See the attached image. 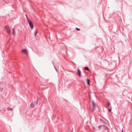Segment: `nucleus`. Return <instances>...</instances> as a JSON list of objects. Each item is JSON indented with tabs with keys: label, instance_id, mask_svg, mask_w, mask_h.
Masks as SVG:
<instances>
[{
	"label": "nucleus",
	"instance_id": "f257e3e1",
	"mask_svg": "<svg viewBox=\"0 0 132 132\" xmlns=\"http://www.w3.org/2000/svg\"><path fill=\"white\" fill-rule=\"evenodd\" d=\"M28 20L31 29H32L34 28V25L32 22L28 19Z\"/></svg>",
	"mask_w": 132,
	"mask_h": 132
},
{
	"label": "nucleus",
	"instance_id": "f03ea898",
	"mask_svg": "<svg viewBox=\"0 0 132 132\" xmlns=\"http://www.w3.org/2000/svg\"><path fill=\"white\" fill-rule=\"evenodd\" d=\"M102 126H104L102 127V129H103L104 130H105L106 129H107L108 130V129H109V128L105 125H102Z\"/></svg>",
	"mask_w": 132,
	"mask_h": 132
},
{
	"label": "nucleus",
	"instance_id": "7ed1b4c3",
	"mask_svg": "<svg viewBox=\"0 0 132 132\" xmlns=\"http://www.w3.org/2000/svg\"><path fill=\"white\" fill-rule=\"evenodd\" d=\"M77 71H78L77 74H78V75L79 76V77H80L81 76V71H80V70H79V69L78 68Z\"/></svg>",
	"mask_w": 132,
	"mask_h": 132
},
{
	"label": "nucleus",
	"instance_id": "20e7f679",
	"mask_svg": "<svg viewBox=\"0 0 132 132\" xmlns=\"http://www.w3.org/2000/svg\"><path fill=\"white\" fill-rule=\"evenodd\" d=\"M21 52L22 53H24L25 54H26L28 52L27 50L26 49H23L22 50Z\"/></svg>",
	"mask_w": 132,
	"mask_h": 132
},
{
	"label": "nucleus",
	"instance_id": "39448f33",
	"mask_svg": "<svg viewBox=\"0 0 132 132\" xmlns=\"http://www.w3.org/2000/svg\"><path fill=\"white\" fill-rule=\"evenodd\" d=\"M0 86H1L0 87V91L1 92L3 90L4 87H3V85L2 84L0 85Z\"/></svg>",
	"mask_w": 132,
	"mask_h": 132
},
{
	"label": "nucleus",
	"instance_id": "423d86ee",
	"mask_svg": "<svg viewBox=\"0 0 132 132\" xmlns=\"http://www.w3.org/2000/svg\"><path fill=\"white\" fill-rule=\"evenodd\" d=\"M37 104L38 105H39L40 104V99L38 98H37Z\"/></svg>",
	"mask_w": 132,
	"mask_h": 132
},
{
	"label": "nucleus",
	"instance_id": "0eeeda50",
	"mask_svg": "<svg viewBox=\"0 0 132 132\" xmlns=\"http://www.w3.org/2000/svg\"><path fill=\"white\" fill-rule=\"evenodd\" d=\"M100 121L104 124H106V122L104 120H102L101 118H100Z\"/></svg>",
	"mask_w": 132,
	"mask_h": 132
},
{
	"label": "nucleus",
	"instance_id": "6e6552de",
	"mask_svg": "<svg viewBox=\"0 0 132 132\" xmlns=\"http://www.w3.org/2000/svg\"><path fill=\"white\" fill-rule=\"evenodd\" d=\"M92 104H93V107H95L96 104H95V102H94V101H93L92 100Z\"/></svg>",
	"mask_w": 132,
	"mask_h": 132
},
{
	"label": "nucleus",
	"instance_id": "1a4fd4ad",
	"mask_svg": "<svg viewBox=\"0 0 132 132\" xmlns=\"http://www.w3.org/2000/svg\"><path fill=\"white\" fill-rule=\"evenodd\" d=\"M86 81L87 83L88 84H89L90 82V80L88 79H86Z\"/></svg>",
	"mask_w": 132,
	"mask_h": 132
},
{
	"label": "nucleus",
	"instance_id": "9d476101",
	"mask_svg": "<svg viewBox=\"0 0 132 132\" xmlns=\"http://www.w3.org/2000/svg\"><path fill=\"white\" fill-rule=\"evenodd\" d=\"M6 30L7 31V32L9 34L10 33L11 31L10 28H8Z\"/></svg>",
	"mask_w": 132,
	"mask_h": 132
},
{
	"label": "nucleus",
	"instance_id": "9b49d317",
	"mask_svg": "<svg viewBox=\"0 0 132 132\" xmlns=\"http://www.w3.org/2000/svg\"><path fill=\"white\" fill-rule=\"evenodd\" d=\"M14 29H15V28L14 27L13 29V35H15V30H14Z\"/></svg>",
	"mask_w": 132,
	"mask_h": 132
},
{
	"label": "nucleus",
	"instance_id": "f8f14e48",
	"mask_svg": "<svg viewBox=\"0 0 132 132\" xmlns=\"http://www.w3.org/2000/svg\"><path fill=\"white\" fill-rule=\"evenodd\" d=\"M13 110V109L12 108H11L9 107H8L7 108V110L8 111H12Z\"/></svg>",
	"mask_w": 132,
	"mask_h": 132
},
{
	"label": "nucleus",
	"instance_id": "ddd939ff",
	"mask_svg": "<svg viewBox=\"0 0 132 132\" xmlns=\"http://www.w3.org/2000/svg\"><path fill=\"white\" fill-rule=\"evenodd\" d=\"M85 70H87L88 71H89V69L88 68V67H86L85 68Z\"/></svg>",
	"mask_w": 132,
	"mask_h": 132
},
{
	"label": "nucleus",
	"instance_id": "4468645a",
	"mask_svg": "<svg viewBox=\"0 0 132 132\" xmlns=\"http://www.w3.org/2000/svg\"><path fill=\"white\" fill-rule=\"evenodd\" d=\"M34 105L33 104L31 103L30 105V107H31V108H34Z\"/></svg>",
	"mask_w": 132,
	"mask_h": 132
},
{
	"label": "nucleus",
	"instance_id": "2eb2a0df",
	"mask_svg": "<svg viewBox=\"0 0 132 132\" xmlns=\"http://www.w3.org/2000/svg\"><path fill=\"white\" fill-rule=\"evenodd\" d=\"M37 30H36L35 32V37H36L37 34Z\"/></svg>",
	"mask_w": 132,
	"mask_h": 132
},
{
	"label": "nucleus",
	"instance_id": "dca6fc26",
	"mask_svg": "<svg viewBox=\"0 0 132 132\" xmlns=\"http://www.w3.org/2000/svg\"><path fill=\"white\" fill-rule=\"evenodd\" d=\"M96 109L95 107H93V108L92 109V111H93Z\"/></svg>",
	"mask_w": 132,
	"mask_h": 132
},
{
	"label": "nucleus",
	"instance_id": "f3484780",
	"mask_svg": "<svg viewBox=\"0 0 132 132\" xmlns=\"http://www.w3.org/2000/svg\"><path fill=\"white\" fill-rule=\"evenodd\" d=\"M54 67L56 71L57 72H58V70L55 67L54 65Z\"/></svg>",
	"mask_w": 132,
	"mask_h": 132
},
{
	"label": "nucleus",
	"instance_id": "a211bd4d",
	"mask_svg": "<svg viewBox=\"0 0 132 132\" xmlns=\"http://www.w3.org/2000/svg\"><path fill=\"white\" fill-rule=\"evenodd\" d=\"M103 126H102V125H100L98 126V127L99 129H102V127Z\"/></svg>",
	"mask_w": 132,
	"mask_h": 132
},
{
	"label": "nucleus",
	"instance_id": "6ab92c4d",
	"mask_svg": "<svg viewBox=\"0 0 132 132\" xmlns=\"http://www.w3.org/2000/svg\"><path fill=\"white\" fill-rule=\"evenodd\" d=\"M110 105V103L109 102H108V104H107V106L108 107H109Z\"/></svg>",
	"mask_w": 132,
	"mask_h": 132
},
{
	"label": "nucleus",
	"instance_id": "aec40b11",
	"mask_svg": "<svg viewBox=\"0 0 132 132\" xmlns=\"http://www.w3.org/2000/svg\"><path fill=\"white\" fill-rule=\"evenodd\" d=\"M8 28H9L8 27V26H7L6 25L5 26V29H6V30H7V29Z\"/></svg>",
	"mask_w": 132,
	"mask_h": 132
},
{
	"label": "nucleus",
	"instance_id": "412c9836",
	"mask_svg": "<svg viewBox=\"0 0 132 132\" xmlns=\"http://www.w3.org/2000/svg\"><path fill=\"white\" fill-rule=\"evenodd\" d=\"M92 129L94 131H96L95 128V127H92Z\"/></svg>",
	"mask_w": 132,
	"mask_h": 132
},
{
	"label": "nucleus",
	"instance_id": "4be33fe9",
	"mask_svg": "<svg viewBox=\"0 0 132 132\" xmlns=\"http://www.w3.org/2000/svg\"><path fill=\"white\" fill-rule=\"evenodd\" d=\"M76 29L78 31H79L80 30V28H76Z\"/></svg>",
	"mask_w": 132,
	"mask_h": 132
},
{
	"label": "nucleus",
	"instance_id": "5701e85b",
	"mask_svg": "<svg viewBox=\"0 0 132 132\" xmlns=\"http://www.w3.org/2000/svg\"><path fill=\"white\" fill-rule=\"evenodd\" d=\"M108 110H109V112H111V111L112 109H108Z\"/></svg>",
	"mask_w": 132,
	"mask_h": 132
},
{
	"label": "nucleus",
	"instance_id": "b1692460",
	"mask_svg": "<svg viewBox=\"0 0 132 132\" xmlns=\"http://www.w3.org/2000/svg\"><path fill=\"white\" fill-rule=\"evenodd\" d=\"M52 62H53V65H54V61H53Z\"/></svg>",
	"mask_w": 132,
	"mask_h": 132
},
{
	"label": "nucleus",
	"instance_id": "393cba45",
	"mask_svg": "<svg viewBox=\"0 0 132 132\" xmlns=\"http://www.w3.org/2000/svg\"><path fill=\"white\" fill-rule=\"evenodd\" d=\"M26 18H27V19H28V17H27V14H26Z\"/></svg>",
	"mask_w": 132,
	"mask_h": 132
},
{
	"label": "nucleus",
	"instance_id": "a878e982",
	"mask_svg": "<svg viewBox=\"0 0 132 132\" xmlns=\"http://www.w3.org/2000/svg\"><path fill=\"white\" fill-rule=\"evenodd\" d=\"M121 132H123V130L122 129L121 130Z\"/></svg>",
	"mask_w": 132,
	"mask_h": 132
},
{
	"label": "nucleus",
	"instance_id": "bb28decb",
	"mask_svg": "<svg viewBox=\"0 0 132 132\" xmlns=\"http://www.w3.org/2000/svg\"><path fill=\"white\" fill-rule=\"evenodd\" d=\"M68 132H69V131H68Z\"/></svg>",
	"mask_w": 132,
	"mask_h": 132
}]
</instances>
